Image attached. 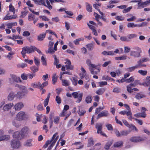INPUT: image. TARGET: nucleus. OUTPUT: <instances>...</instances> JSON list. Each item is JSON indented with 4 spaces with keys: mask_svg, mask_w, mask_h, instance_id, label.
I'll list each match as a JSON object with an SVG mask.
<instances>
[{
    "mask_svg": "<svg viewBox=\"0 0 150 150\" xmlns=\"http://www.w3.org/2000/svg\"><path fill=\"white\" fill-rule=\"evenodd\" d=\"M103 80H113V79L110 77H109L108 76H104L102 77Z\"/></svg>",
    "mask_w": 150,
    "mask_h": 150,
    "instance_id": "56",
    "label": "nucleus"
},
{
    "mask_svg": "<svg viewBox=\"0 0 150 150\" xmlns=\"http://www.w3.org/2000/svg\"><path fill=\"white\" fill-rule=\"evenodd\" d=\"M11 78L9 79V82L11 83H12L13 82L16 83H21V80L20 78L17 76L14 75H11Z\"/></svg>",
    "mask_w": 150,
    "mask_h": 150,
    "instance_id": "8",
    "label": "nucleus"
},
{
    "mask_svg": "<svg viewBox=\"0 0 150 150\" xmlns=\"http://www.w3.org/2000/svg\"><path fill=\"white\" fill-rule=\"evenodd\" d=\"M34 46H31L30 47H25L22 48L23 53V54L30 53L34 52Z\"/></svg>",
    "mask_w": 150,
    "mask_h": 150,
    "instance_id": "10",
    "label": "nucleus"
},
{
    "mask_svg": "<svg viewBox=\"0 0 150 150\" xmlns=\"http://www.w3.org/2000/svg\"><path fill=\"white\" fill-rule=\"evenodd\" d=\"M17 25V23L16 22H13L8 23L5 25L7 26L8 28L11 29L13 26H16Z\"/></svg>",
    "mask_w": 150,
    "mask_h": 150,
    "instance_id": "30",
    "label": "nucleus"
},
{
    "mask_svg": "<svg viewBox=\"0 0 150 150\" xmlns=\"http://www.w3.org/2000/svg\"><path fill=\"white\" fill-rule=\"evenodd\" d=\"M56 142V139H55V140H54V142H52V143L49 146L47 150H51V149L52 148L53 146L54 145Z\"/></svg>",
    "mask_w": 150,
    "mask_h": 150,
    "instance_id": "62",
    "label": "nucleus"
},
{
    "mask_svg": "<svg viewBox=\"0 0 150 150\" xmlns=\"http://www.w3.org/2000/svg\"><path fill=\"white\" fill-rule=\"evenodd\" d=\"M102 54L104 55H114L115 54L112 51H104L102 52Z\"/></svg>",
    "mask_w": 150,
    "mask_h": 150,
    "instance_id": "23",
    "label": "nucleus"
},
{
    "mask_svg": "<svg viewBox=\"0 0 150 150\" xmlns=\"http://www.w3.org/2000/svg\"><path fill=\"white\" fill-rule=\"evenodd\" d=\"M71 95L74 98H78V100L76 101V103H79L81 101L83 96L82 93L78 94L77 92H74L72 93Z\"/></svg>",
    "mask_w": 150,
    "mask_h": 150,
    "instance_id": "9",
    "label": "nucleus"
},
{
    "mask_svg": "<svg viewBox=\"0 0 150 150\" xmlns=\"http://www.w3.org/2000/svg\"><path fill=\"white\" fill-rule=\"evenodd\" d=\"M13 105V103H7L4 106L3 110L4 111H8L11 109Z\"/></svg>",
    "mask_w": 150,
    "mask_h": 150,
    "instance_id": "15",
    "label": "nucleus"
},
{
    "mask_svg": "<svg viewBox=\"0 0 150 150\" xmlns=\"http://www.w3.org/2000/svg\"><path fill=\"white\" fill-rule=\"evenodd\" d=\"M45 2L47 5H46V6H45L47 7L50 10L52 9V7L50 4V2L49 0H46Z\"/></svg>",
    "mask_w": 150,
    "mask_h": 150,
    "instance_id": "45",
    "label": "nucleus"
},
{
    "mask_svg": "<svg viewBox=\"0 0 150 150\" xmlns=\"http://www.w3.org/2000/svg\"><path fill=\"white\" fill-rule=\"evenodd\" d=\"M62 83L63 86H67L69 85L70 83L68 80L62 79Z\"/></svg>",
    "mask_w": 150,
    "mask_h": 150,
    "instance_id": "33",
    "label": "nucleus"
},
{
    "mask_svg": "<svg viewBox=\"0 0 150 150\" xmlns=\"http://www.w3.org/2000/svg\"><path fill=\"white\" fill-rule=\"evenodd\" d=\"M54 123L58 124L59 122L60 117L58 116H55L54 118Z\"/></svg>",
    "mask_w": 150,
    "mask_h": 150,
    "instance_id": "46",
    "label": "nucleus"
},
{
    "mask_svg": "<svg viewBox=\"0 0 150 150\" xmlns=\"http://www.w3.org/2000/svg\"><path fill=\"white\" fill-rule=\"evenodd\" d=\"M94 144V142L93 139L91 138L89 139L88 140V147H90L93 146Z\"/></svg>",
    "mask_w": 150,
    "mask_h": 150,
    "instance_id": "43",
    "label": "nucleus"
},
{
    "mask_svg": "<svg viewBox=\"0 0 150 150\" xmlns=\"http://www.w3.org/2000/svg\"><path fill=\"white\" fill-rule=\"evenodd\" d=\"M35 16L31 14H30L28 16V20L29 21H32L35 19Z\"/></svg>",
    "mask_w": 150,
    "mask_h": 150,
    "instance_id": "52",
    "label": "nucleus"
},
{
    "mask_svg": "<svg viewBox=\"0 0 150 150\" xmlns=\"http://www.w3.org/2000/svg\"><path fill=\"white\" fill-rule=\"evenodd\" d=\"M33 141L32 139H28L24 143L23 145L25 147H31L33 146Z\"/></svg>",
    "mask_w": 150,
    "mask_h": 150,
    "instance_id": "17",
    "label": "nucleus"
},
{
    "mask_svg": "<svg viewBox=\"0 0 150 150\" xmlns=\"http://www.w3.org/2000/svg\"><path fill=\"white\" fill-rule=\"evenodd\" d=\"M44 55H43L41 57V60L42 64L45 66H47L46 60L44 57Z\"/></svg>",
    "mask_w": 150,
    "mask_h": 150,
    "instance_id": "37",
    "label": "nucleus"
},
{
    "mask_svg": "<svg viewBox=\"0 0 150 150\" xmlns=\"http://www.w3.org/2000/svg\"><path fill=\"white\" fill-rule=\"evenodd\" d=\"M11 145L13 148L18 149L21 147V145L19 140L13 139L11 141Z\"/></svg>",
    "mask_w": 150,
    "mask_h": 150,
    "instance_id": "7",
    "label": "nucleus"
},
{
    "mask_svg": "<svg viewBox=\"0 0 150 150\" xmlns=\"http://www.w3.org/2000/svg\"><path fill=\"white\" fill-rule=\"evenodd\" d=\"M120 40L122 41H129V39L128 38V37L127 38L125 36L121 37L120 38Z\"/></svg>",
    "mask_w": 150,
    "mask_h": 150,
    "instance_id": "58",
    "label": "nucleus"
},
{
    "mask_svg": "<svg viewBox=\"0 0 150 150\" xmlns=\"http://www.w3.org/2000/svg\"><path fill=\"white\" fill-rule=\"evenodd\" d=\"M14 54V53L13 52H9L8 54L7 55L6 57L9 59L11 60L13 58L12 55Z\"/></svg>",
    "mask_w": 150,
    "mask_h": 150,
    "instance_id": "53",
    "label": "nucleus"
},
{
    "mask_svg": "<svg viewBox=\"0 0 150 150\" xmlns=\"http://www.w3.org/2000/svg\"><path fill=\"white\" fill-rule=\"evenodd\" d=\"M138 72L139 74L143 76L146 75L147 73L146 71H144L141 70H139Z\"/></svg>",
    "mask_w": 150,
    "mask_h": 150,
    "instance_id": "50",
    "label": "nucleus"
},
{
    "mask_svg": "<svg viewBox=\"0 0 150 150\" xmlns=\"http://www.w3.org/2000/svg\"><path fill=\"white\" fill-rule=\"evenodd\" d=\"M58 134V133L57 132L56 133L54 134L53 136L51 139L50 140H47V141L45 144L43 146V147L44 148H47L49 144H50L51 143H52V142H53L56 139V142L58 139V137H59V136H57V137H56L57 135Z\"/></svg>",
    "mask_w": 150,
    "mask_h": 150,
    "instance_id": "6",
    "label": "nucleus"
},
{
    "mask_svg": "<svg viewBox=\"0 0 150 150\" xmlns=\"http://www.w3.org/2000/svg\"><path fill=\"white\" fill-rule=\"evenodd\" d=\"M132 6H130L127 8H125L122 11L123 13H126L129 12L130 10L132 8Z\"/></svg>",
    "mask_w": 150,
    "mask_h": 150,
    "instance_id": "61",
    "label": "nucleus"
},
{
    "mask_svg": "<svg viewBox=\"0 0 150 150\" xmlns=\"http://www.w3.org/2000/svg\"><path fill=\"white\" fill-rule=\"evenodd\" d=\"M109 115V113L108 111L103 110L99 114L97 117V119L98 120L102 117H106Z\"/></svg>",
    "mask_w": 150,
    "mask_h": 150,
    "instance_id": "14",
    "label": "nucleus"
},
{
    "mask_svg": "<svg viewBox=\"0 0 150 150\" xmlns=\"http://www.w3.org/2000/svg\"><path fill=\"white\" fill-rule=\"evenodd\" d=\"M86 10L89 12L92 11V8L91 5L87 2L86 3Z\"/></svg>",
    "mask_w": 150,
    "mask_h": 150,
    "instance_id": "24",
    "label": "nucleus"
},
{
    "mask_svg": "<svg viewBox=\"0 0 150 150\" xmlns=\"http://www.w3.org/2000/svg\"><path fill=\"white\" fill-rule=\"evenodd\" d=\"M134 80V78H133L132 77H131L128 79L125 80V81L127 83H129L133 81Z\"/></svg>",
    "mask_w": 150,
    "mask_h": 150,
    "instance_id": "64",
    "label": "nucleus"
},
{
    "mask_svg": "<svg viewBox=\"0 0 150 150\" xmlns=\"http://www.w3.org/2000/svg\"><path fill=\"white\" fill-rule=\"evenodd\" d=\"M57 75L56 74H53L52 78V82L53 84H54L55 83L57 82Z\"/></svg>",
    "mask_w": 150,
    "mask_h": 150,
    "instance_id": "36",
    "label": "nucleus"
},
{
    "mask_svg": "<svg viewBox=\"0 0 150 150\" xmlns=\"http://www.w3.org/2000/svg\"><path fill=\"white\" fill-rule=\"evenodd\" d=\"M83 39L82 38H79L76 39L73 42L76 45L79 44V42L80 41L83 40Z\"/></svg>",
    "mask_w": 150,
    "mask_h": 150,
    "instance_id": "49",
    "label": "nucleus"
},
{
    "mask_svg": "<svg viewBox=\"0 0 150 150\" xmlns=\"http://www.w3.org/2000/svg\"><path fill=\"white\" fill-rule=\"evenodd\" d=\"M18 121L16 119L13 120L12 121V125L16 127H18L20 126V124L18 122Z\"/></svg>",
    "mask_w": 150,
    "mask_h": 150,
    "instance_id": "27",
    "label": "nucleus"
},
{
    "mask_svg": "<svg viewBox=\"0 0 150 150\" xmlns=\"http://www.w3.org/2000/svg\"><path fill=\"white\" fill-rule=\"evenodd\" d=\"M9 10L10 11L13 12L14 14L15 13V9L11 4H10L9 6Z\"/></svg>",
    "mask_w": 150,
    "mask_h": 150,
    "instance_id": "48",
    "label": "nucleus"
},
{
    "mask_svg": "<svg viewBox=\"0 0 150 150\" xmlns=\"http://www.w3.org/2000/svg\"><path fill=\"white\" fill-rule=\"evenodd\" d=\"M27 65L26 64L24 63H22L21 64H19L18 65V68H24L25 67H26Z\"/></svg>",
    "mask_w": 150,
    "mask_h": 150,
    "instance_id": "63",
    "label": "nucleus"
},
{
    "mask_svg": "<svg viewBox=\"0 0 150 150\" xmlns=\"http://www.w3.org/2000/svg\"><path fill=\"white\" fill-rule=\"evenodd\" d=\"M27 118L26 114L25 112L23 111H20L18 112L16 116V119L19 121L25 120Z\"/></svg>",
    "mask_w": 150,
    "mask_h": 150,
    "instance_id": "2",
    "label": "nucleus"
},
{
    "mask_svg": "<svg viewBox=\"0 0 150 150\" xmlns=\"http://www.w3.org/2000/svg\"><path fill=\"white\" fill-rule=\"evenodd\" d=\"M132 84L133 85V86L134 87H135L139 84H140V85H141V84L139 83V81L138 80H135Z\"/></svg>",
    "mask_w": 150,
    "mask_h": 150,
    "instance_id": "59",
    "label": "nucleus"
},
{
    "mask_svg": "<svg viewBox=\"0 0 150 150\" xmlns=\"http://www.w3.org/2000/svg\"><path fill=\"white\" fill-rule=\"evenodd\" d=\"M73 79L71 80L73 85L76 86L77 84L78 80L75 77H73Z\"/></svg>",
    "mask_w": 150,
    "mask_h": 150,
    "instance_id": "54",
    "label": "nucleus"
},
{
    "mask_svg": "<svg viewBox=\"0 0 150 150\" xmlns=\"http://www.w3.org/2000/svg\"><path fill=\"white\" fill-rule=\"evenodd\" d=\"M92 99V98L91 96H88L86 97L85 101L87 103H90L91 102Z\"/></svg>",
    "mask_w": 150,
    "mask_h": 150,
    "instance_id": "38",
    "label": "nucleus"
},
{
    "mask_svg": "<svg viewBox=\"0 0 150 150\" xmlns=\"http://www.w3.org/2000/svg\"><path fill=\"white\" fill-rule=\"evenodd\" d=\"M52 48V47L49 48L47 51L46 52V53H48L51 54H54L55 51Z\"/></svg>",
    "mask_w": 150,
    "mask_h": 150,
    "instance_id": "44",
    "label": "nucleus"
},
{
    "mask_svg": "<svg viewBox=\"0 0 150 150\" xmlns=\"http://www.w3.org/2000/svg\"><path fill=\"white\" fill-rule=\"evenodd\" d=\"M134 49L136 50V51H131L130 52V55L134 57H139L140 54L142 52L141 49L139 47H136Z\"/></svg>",
    "mask_w": 150,
    "mask_h": 150,
    "instance_id": "4",
    "label": "nucleus"
},
{
    "mask_svg": "<svg viewBox=\"0 0 150 150\" xmlns=\"http://www.w3.org/2000/svg\"><path fill=\"white\" fill-rule=\"evenodd\" d=\"M115 18L116 20L119 21H123L124 20V17L122 16H117L115 17Z\"/></svg>",
    "mask_w": 150,
    "mask_h": 150,
    "instance_id": "51",
    "label": "nucleus"
},
{
    "mask_svg": "<svg viewBox=\"0 0 150 150\" xmlns=\"http://www.w3.org/2000/svg\"><path fill=\"white\" fill-rule=\"evenodd\" d=\"M138 66L136 65L134 66H133L130 67L126 69L127 71L129 72H131L134 71L135 69L137 68Z\"/></svg>",
    "mask_w": 150,
    "mask_h": 150,
    "instance_id": "29",
    "label": "nucleus"
},
{
    "mask_svg": "<svg viewBox=\"0 0 150 150\" xmlns=\"http://www.w3.org/2000/svg\"><path fill=\"white\" fill-rule=\"evenodd\" d=\"M145 97V95L141 92L137 93L135 96V98L138 100H139Z\"/></svg>",
    "mask_w": 150,
    "mask_h": 150,
    "instance_id": "19",
    "label": "nucleus"
},
{
    "mask_svg": "<svg viewBox=\"0 0 150 150\" xmlns=\"http://www.w3.org/2000/svg\"><path fill=\"white\" fill-rule=\"evenodd\" d=\"M127 16L128 17H131L130 18L127 19V21L128 22H132L134 21L136 19V16H133L131 14H128Z\"/></svg>",
    "mask_w": 150,
    "mask_h": 150,
    "instance_id": "26",
    "label": "nucleus"
},
{
    "mask_svg": "<svg viewBox=\"0 0 150 150\" xmlns=\"http://www.w3.org/2000/svg\"><path fill=\"white\" fill-rule=\"evenodd\" d=\"M134 87V86H133L132 83L130 84L127 86V91L130 93H132V88Z\"/></svg>",
    "mask_w": 150,
    "mask_h": 150,
    "instance_id": "32",
    "label": "nucleus"
},
{
    "mask_svg": "<svg viewBox=\"0 0 150 150\" xmlns=\"http://www.w3.org/2000/svg\"><path fill=\"white\" fill-rule=\"evenodd\" d=\"M131 132V130L129 131H122L121 132V137L122 136H125L129 133Z\"/></svg>",
    "mask_w": 150,
    "mask_h": 150,
    "instance_id": "41",
    "label": "nucleus"
},
{
    "mask_svg": "<svg viewBox=\"0 0 150 150\" xmlns=\"http://www.w3.org/2000/svg\"><path fill=\"white\" fill-rule=\"evenodd\" d=\"M13 137V139L19 140L23 138L21 133L19 132H16L14 133Z\"/></svg>",
    "mask_w": 150,
    "mask_h": 150,
    "instance_id": "12",
    "label": "nucleus"
},
{
    "mask_svg": "<svg viewBox=\"0 0 150 150\" xmlns=\"http://www.w3.org/2000/svg\"><path fill=\"white\" fill-rule=\"evenodd\" d=\"M130 140L134 142H138L144 140V139L140 137H131Z\"/></svg>",
    "mask_w": 150,
    "mask_h": 150,
    "instance_id": "16",
    "label": "nucleus"
},
{
    "mask_svg": "<svg viewBox=\"0 0 150 150\" xmlns=\"http://www.w3.org/2000/svg\"><path fill=\"white\" fill-rule=\"evenodd\" d=\"M55 100L58 104H60L61 102V98L57 96L56 97Z\"/></svg>",
    "mask_w": 150,
    "mask_h": 150,
    "instance_id": "55",
    "label": "nucleus"
},
{
    "mask_svg": "<svg viewBox=\"0 0 150 150\" xmlns=\"http://www.w3.org/2000/svg\"><path fill=\"white\" fill-rule=\"evenodd\" d=\"M128 127L130 129L131 131H135L136 132H137L138 131L135 126L133 125H130Z\"/></svg>",
    "mask_w": 150,
    "mask_h": 150,
    "instance_id": "39",
    "label": "nucleus"
},
{
    "mask_svg": "<svg viewBox=\"0 0 150 150\" xmlns=\"http://www.w3.org/2000/svg\"><path fill=\"white\" fill-rule=\"evenodd\" d=\"M103 124L101 123H97L96 124L95 127L97 129V133L98 134H100L101 135L107 137L106 135L103 132H102Z\"/></svg>",
    "mask_w": 150,
    "mask_h": 150,
    "instance_id": "5",
    "label": "nucleus"
},
{
    "mask_svg": "<svg viewBox=\"0 0 150 150\" xmlns=\"http://www.w3.org/2000/svg\"><path fill=\"white\" fill-rule=\"evenodd\" d=\"M10 139V136L8 135H5L0 137V141H7Z\"/></svg>",
    "mask_w": 150,
    "mask_h": 150,
    "instance_id": "25",
    "label": "nucleus"
},
{
    "mask_svg": "<svg viewBox=\"0 0 150 150\" xmlns=\"http://www.w3.org/2000/svg\"><path fill=\"white\" fill-rule=\"evenodd\" d=\"M19 90L21 91H23V92L26 93H28V91L27 89V88L25 86L21 85L20 86V88H19Z\"/></svg>",
    "mask_w": 150,
    "mask_h": 150,
    "instance_id": "35",
    "label": "nucleus"
},
{
    "mask_svg": "<svg viewBox=\"0 0 150 150\" xmlns=\"http://www.w3.org/2000/svg\"><path fill=\"white\" fill-rule=\"evenodd\" d=\"M112 144V142L111 141H108L105 144V148L106 150L108 149Z\"/></svg>",
    "mask_w": 150,
    "mask_h": 150,
    "instance_id": "40",
    "label": "nucleus"
},
{
    "mask_svg": "<svg viewBox=\"0 0 150 150\" xmlns=\"http://www.w3.org/2000/svg\"><path fill=\"white\" fill-rule=\"evenodd\" d=\"M48 84V83L47 81H46L44 82L42 85L41 84V86L40 87V89H42L43 87L46 86Z\"/></svg>",
    "mask_w": 150,
    "mask_h": 150,
    "instance_id": "57",
    "label": "nucleus"
},
{
    "mask_svg": "<svg viewBox=\"0 0 150 150\" xmlns=\"http://www.w3.org/2000/svg\"><path fill=\"white\" fill-rule=\"evenodd\" d=\"M89 69L91 73L93 75L97 74L100 71V68L95 64H91Z\"/></svg>",
    "mask_w": 150,
    "mask_h": 150,
    "instance_id": "1",
    "label": "nucleus"
},
{
    "mask_svg": "<svg viewBox=\"0 0 150 150\" xmlns=\"http://www.w3.org/2000/svg\"><path fill=\"white\" fill-rule=\"evenodd\" d=\"M105 88H100L97 90L96 92V93L98 95H101L105 91Z\"/></svg>",
    "mask_w": 150,
    "mask_h": 150,
    "instance_id": "28",
    "label": "nucleus"
},
{
    "mask_svg": "<svg viewBox=\"0 0 150 150\" xmlns=\"http://www.w3.org/2000/svg\"><path fill=\"white\" fill-rule=\"evenodd\" d=\"M46 35V33L40 34L38 37V40L39 41L42 40L45 38Z\"/></svg>",
    "mask_w": 150,
    "mask_h": 150,
    "instance_id": "31",
    "label": "nucleus"
},
{
    "mask_svg": "<svg viewBox=\"0 0 150 150\" xmlns=\"http://www.w3.org/2000/svg\"><path fill=\"white\" fill-rule=\"evenodd\" d=\"M86 47L88 48L89 50H91L93 48V45L92 43L88 44L86 45Z\"/></svg>",
    "mask_w": 150,
    "mask_h": 150,
    "instance_id": "47",
    "label": "nucleus"
},
{
    "mask_svg": "<svg viewBox=\"0 0 150 150\" xmlns=\"http://www.w3.org/2000/svg\"><path fill=\"white\" fill-rule=\"evenodd\" d=\"M29 133V129L27 127H25L21 129V134L23 138L25 136H28Z\"/></svg>",
    "mask_w": 150,
    "mask_h": 150,
    "instance_id": "11",
    "label": "nucleus"
},
{
    "mask_svg": "<svg viewBox=\"0 0 150 150\" xmlns=\"http://www.w3.org/2000/svg\"><path fill=\"white\" fill-rule=\"evenodd\" d=\"M17 18V16L16 15H15L13 16H8L7 15L4 18V20H7L10 19H13L16 18Z\"/></svg>",
    "mask_w": 150,
    "mask_h": 150,
    "instance_id": "22",
    "label": "nucleus"
},
{
    "mask_svg": "<svg viewBox=\"0 0 150 150\" xmlns=\"http://www.w3.org/2000/svg\"><path fill=\"white\" fill-rule=\"evenodd\" d=\"M137 36V35L135 34H131L128 35L127 37L129 40H130V39L135 38Z\"/></svg>",
    "mask_w": 150,
    "mask_h": 150,
    "instance_id": "42",
    "label": "nucleus"
},
{
    "mask_svg": "<svg viewBox=\"0 0 150 150\" xmlns=\"http://www.w3.org/2000/svg\"><path fill=\"white\" fill-rule=\"evenodd\" d=\"M30 86L34 88H39L41 86V83L40 82H35L31 84Z\"/></svg>",
    "mask_w": 150,
    "mask_h": 150,
    "instance_id": "21",
    "label": "nucleus"
},
{
    "mask_svg": "<svg viewBox=\"0 0 150 150\" xmlns=\"http://www.w3.org/2000/svg\"><path fill=\"white\" fill-rule=\"evenodd\" d=\"M147 22H143L139 24H135L132 22L128 23H127V26L128 28H134L135 27H141L145 26L147 25Z\"/></svg>",
    "mask_w": 150,
    "mask_h": 150,
    "instance_id": "3",
    "label": "nucleus"
},
{
    "mask_svg": "<svg viewBox=\"0 0 150 150\" xmlns=\"http://www.w3.org/2000/svg\"><path fill=\"white\" fill-rule=\"evenodd\" d=\"M25 93L23 91H18L16 94H15L16 97L18 99H21L25 96Z\"/></svg>",
    "mask_w": 150,
    "mask_h": 150,
    "instance_id": "18",
    "label": "nucleus"
},
{
    "mask_svg": "<svg viewBox=\"0 0 150 150\" xmlns=\"http://www.w3.org/2000/svg\"><path fill=\"white\" fill-rule=\"evenodd\" d=\"M24 105L22 102L16 103L13 107V109L16 111L20 110L23 107Z\"/></svg>",
    "mask_w": 150,
    "mask_h": 150,
    "instance_id": "13",
    "label": "nucleus"
},
{
    "mask_svg": "<svg viewBox=\"0 0 150 150\" xmlns=\"http://www.w3.org/2000/svg\"><path fill=\"white\" fill-rule=\"evenodd\" d=\"M15 97H16L15 94L13 92H11L8 96L7 99L9 101H11L13 100Z\"/></svg>",
    "mask_w": 150,
    "mask_h": 150,
    "instance_id": "20",
    "label": "nucleus"
},
{
    "mask_svg": "<svg viewBox=\"0 0 150 150\" xmlns=\"http://www.w3.org/2000/svg\"><path fill=\"white\" fill-rule=\"evenodd\" d=\"M123 142L122 141H119L116 142L114 144V146L116 147H120L122 146Z\"/></svg>",
    "mask_w": 150,
    "mask_h": 150,
    "instance_id": "34",
    "label": "nucleus"
},
{
    "mask_svg": "<svg viewBox=\"0 0 150 150\" xmlns=\"http://www.w3.org/2000/svg\"><path fill=\"white\" fill-rule=\"evenodd\" d=\"M40 18H42V20L43 21H49V19L45 16H40Z\"/></svg>",
    "mask_w": 150,
    "mask_h": 150,
    "instance_id": "60",
    "label": "nucleus"
}]
</instances>
